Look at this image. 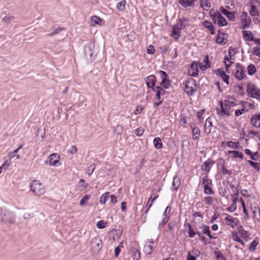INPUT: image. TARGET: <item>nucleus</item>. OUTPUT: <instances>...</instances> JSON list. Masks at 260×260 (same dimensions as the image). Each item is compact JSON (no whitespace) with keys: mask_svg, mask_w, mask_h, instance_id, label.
<instances>
[{"mask_svg":"<svg viewBox=\"0 0 260 260\" xmlns=\"http://www.w3.org/2000/svg\"><path fill=\"white\" fill-rule=\"evenodd\" d=\"M90 196L89 194L85 195L81 200L80 202V205L83 206L85 205L86 203L87 202L88 200L89 199Z\"/></svg>","mask_w":260,"mask_h":260,"instance_id":"nucleus-41","label":"nucleus"},{"mask_svg":"<svg viewBox=\"0 0 260 260\" xmlns=\"http://www.w3.org/2000/svg\"><path fill=\"white\" fill-rule=\"evenodd\" d=\"M169 82L170 80L169 78L167 79V80L162 79L160 83V85L164 87L165 89L168 88L170 85Z\"/></svg>","mask_w":260,"mask_h":260,"instance_id":"nucleus-46","label":"nucleus"},{"mask_svg":"<svg viewBox=\"0 0 260 260\" xmlns=\"http://www.w3.org/2000/svg\"><path fill=\"white\" fill-rule=\"evenodd\" d=\"M110 193L109 192H106L105 193L103 194L101 197L100 199V203L101 204H105L109 198Z\"/></svg>","mask_w":260,"mask_h":260,"instance_id":"nucleus-27","label":"nucleus"},{"mask_svg":"<svg viewBox=\"0 0 260 260\" xmlns=\"http://www.w3.org/2000/svg\"><path fill=\"white\" fill-rule=\"evenodd\" d=\"M238 233L244 239H245V240H248V239H249L248 232L244 231L242 226H241L239 227Z\"/></svg>","mask_w":260,"mask_h":260,"instance_id":"nucleus-25","label":"nucleus"},{"mask_svg":"<svg viewBox=\"0 0 260 260\" xmlns=\"http://www.w3.org/2000/svg\"><path fill=\"white\" fill-rule=\"evenodd\" d=\"M180 185V179L177 176H175L173 178V181L172 183V188L174 190H177Z\"/></svg>","mask_w":260,"mask_h":260,"instance_id":"nucleus-21","label":"nucleus"},{"mask_svg":"<svg viewBox=\"0 0 260 260\" xmlns=\"http://www.w3.org/2000/svg\"><path fill=\"white\" fill-rule=\"evenodd\" d=\"M212 185H208L204 186V193L207 194L213 195L214 194V191L212 190L211 187Z\"/></svg>","mask_w":260,"mask_h":260,"instance_id":"nucleus-34","label":"nucleus"},{"mask_svg":"<svg viewBox=\"0 0 260 260\" xmlns=\"http://www.w3.org/2000/svg\"><path fill=\"white\" fill-rule=\"evenodd\" d=\"M196 0H179V3L184 8L192 7L194 4Z\"/></svg>","mask_w":260,"mask_h":260,"instance_id":"nucleus-19","label":"nucleus"},{"mask_svg":"<svg viewBox=\"0 0 260 260\" xmlns=\"http://www.w3.org/2000/svg\"><path fill=\"white\" fill-rule=\"evenodd\" d=\"M247 71L249 75H253L256 72L255 66L252 64H250L247 67Z\"/></svg>","mask_w":260,"mask_h":260,"instance_id":"nucleus-38","label":"nucleus"},{"mask_svg":"<svg viewBox=\"0 0 260 260\" xmlns=\"http://www.w3.org/2000/svg\"><path fill=\"white\" fill-rule=\"evenodd\" d=\"M188 74L190 76L196 77L199 74V70L198 64L196 62H194L190 65L188 69Z\"/></svg>","mask_w":260,"mask_h":260,"instance_id":"nucleus-10","label":"nucleus"},{"mask_svg":"<svg viewBox=\"0 0 260 260\" xmlns=\"http://www.w3.org/2000/svg\"><path fill=\"white\" fill-rule=\"evenodd\" d=\"M147 52L148 54H153L155 52L154 46L153 45H149L147 48Z\"/></svg>","mask_w":260,"mask_h":260,"instance_id":"nucleus-62","label":"nucleus"},{"mask_svg":"<svg viewBox=\"0 0 260 260\" xmlns=\"http://www.w3.org/2000/svg\"><path fill=\"white\" fill-rule=\"evenodd\" d=\"M106 222H104V220H100L97 223L96 226L99 229H102L106 226Z\"/></svg>","mask_w":260,"mask_h":260,"instance_id":"nucleus-50","label":"nucleus"},{"mask_svg":"<svg viewBox=\"0 0 260 260\" xmlns=\"http://www.w3.org/2000/svg\"><path fill=\"white\" fill-rule=\"evenodd\" d=\"M236 12H230L229 14L226 15V17L230 20L234 21L235 20Z\"/></svg>","mask_w":260,"mask_h":260,"instance_id":"nucleus-56","label":"nucleus"},{"mask_svg":"<svg viewBox=\"0 0 260 260\" xmlns=\"http://www.w3.org/2000/svg\"><path fill=\"white\" fill-rule=\"evenodd\" d=\"M156 95L155 100L158 101V102H155L154 105L156 106H158L162 102L163 100L161 99L160 96L164 95L166 93V91L161 87L159 86H156L155 87Z\"/></svg>","mask_w":260,"mask_h":260,"instance_id":"nucleus-7","label":"nucleus"},{"mask_svg":"<svg viewBox=\"0 0 260 260\" xmlns=\"http://www.w3.org/2000/svg\"><path fill=\"white\" fill-rule=\"evenodd\" d=\"M247 93L248 96L260 100V89L255 84L252 82L247 84Z\"/></svg>","mask_w":260,"mask_h":260,"instance_id":"nucleus-2","label":"nucleus"},{"mask_svg":"<svg viewBox=\"0 0 260 260\" xmlns=\"http://www.w3.org/2000/svg\"><path fill=\"white\" fill-rule=\"evenodd\" d=\"M185 88L186 92L188 95H192L197 90V86L196 81L192 78L189 79L185 82Z\"/></svg>","mask_w":260,"mask_h":260,"instance_id":"nucleus-4","label":"nucleus"},{"mask_svg":"<svg viewBox=\"0 0 260 260\" xmlns=\"http://www.w3.org/2000/svg\"><path fill=\"white\" fill-rule=\"evenodd\" d=\"M248 162L252 167L254 169H255L257 172L259 171V166L258 163L252 161L251 160H248Z\"/></svg>","mask_w":260,"mask_h":260,"instance_id":"nucleus-45","label":"nucleus"},{"mask_svg":"<svg viewBox=\"0 0 260 260\" xmlns=\"http://www.w3.org/2000/svg\"><path fill=\"white\" fill-rule=\"evenodd\" d=\"M180 23L177 25H179V28L181 29L184 28L187 24L188 20L186 18L180 19Z\"/></svg>","mask_w":260,"mask_h":260,"instance_id":"nucleus-35","label":"nucleus"},{"mask_svg":"<svg viewBox=\"0 0 260 260\" xmlns=\"http://www.w3.org/2000/svg\"><path fill=\"white\" fill-rule=\"evenodd\" d=\"M187 225L188 226L189 236L190 238H192L195 236V235L196 234V233L195 232H194L193 230L191 228V225L189 223H188Z\"/></svg>","mask_w":260,"mask_h":260,"instance_id":"nucleus-49","label":"nucleus"},{"mask_svg":"<svg viewBox=\"0 0 260 260\" xmlns=\"http://www.w3.org/2000/svg\"><path fill=\"white\" fill-rule=\"evenodd\" d=\"M233 63V62L231 61L228 56H225L224 57V64H225V68L226 72H228L230 66L231 64Z\"/></svg>","mask_w":260,"mask_h":260,"instance_id":"nucleus-36","label":"nucleus"},{"mask_svg":"<svg viewBox=\"0 0 260 260\" xmlns=\"http://www.w3.org/2000/svg\"><path fill=\"white\" fill-rule=\"evenodd\" d=\"M193 139L196 140L200 135V131L198 127L192 130Z\"/></svg>","mask_w":260,"mask_h":260,"instance_id":"nucleus-40","label":"nucleus"},{"mask_svg":"<svg viewBox=\"0 0 260 260\" xmlns=\"http://www.w3.org/2000/svg\"><path fill=\"white\" fill-rule=\"evenodd\" d=\"M59 155L57 153L51 154L49 156V164L55 166H57V164L59 163Z\"/></svg>","mask_w":260,"mask_h":260,"instance_id":"nucleus-14","label":"nucleus"},{"mask_svg":"<svg viewBox=\"0 0 260 260\" xmlns=\"http://www.w3.org/2000/svg\"><path fill=\"white\" fill-rule=\"evenodd\" d=\"M169 220V216H164V218L162 222H160L159 223V226L161 227V226H164L165 224H166L168 222Z\"/></svg>","mask_w":260,"mask_h":260,"instance_id":"nucleus-60","label":"nucleus"},{"mask_svg":"<svg viewBox=\"0 0 260 260\" xmlns=\"http://www.w3.org/2000/svg\"><path fill=\"white\" fill-rule=\"evenodd\" d=\"M180 30L181 29L179 28V25H175L173 27L172 35L176 40H177L180 36Z\"/></svg>","mask_w":260,"mask_h":260,"instance_id":"nucleus-18","label":"nucleus"},{"mask_svg":"<svg viewBox=\"0 0 260 260\" xmlns=\"http://www.w3.org/2000/svg\"><path fill=\"white\" fill-rule=\"evenodd\" d=\"M145 82L147 85V86L149 88H152L153 91H155V89L154 88L155 83V77L154 75H150L147 77L145 79Z\"/></svg>","mask_w":260,"mask_h":260,"instance_id":"nucleus-9","label":"nucleus"},{"mask_svg":"<svg viewBox=\"0 0 260 260\" xmlns=\"http://www.w3.org/2000/svg\"><path fill=\"white\" fill-rule=\"evenodd\" d=\"M250 122L254 127H260V114L253 115L251 117Z\"/></svg>","mask_w":260,"mask_h":260,"instance_id":"nucleus-12","label":"nucleus"},{"mask_svg":"<svg viewBox=\"0 0 260 260\" xmlns=\"http://www.w3.org/2000/svg\"><path fill=\"white\" fill-rule=\"evenodd\" d=\"M205 201L208 205H211L213 202V198L212 197L210 196H207L205 198Z\"/></svg>","mask_w":260,"mask_h":260,"instance_id":"nucleus-57","label":"nucleus"},{"mask_svg":"<svg viewBox=\"0 0 260 260\" xmlns=\"http://www.w3.org/2000/svg\"><path fill=\"white\" fill-rule=\"evenodd\" d=\"M229 153L233 154L234 157L235 158H238V157L240 158H243V156H244L243 154L240 152L238 151H236V150L229 151Z\"/></svg>","mask_w":260,"mask_h":260,"instance_id":"nucleus-37","label":"nucleus"},{"mask_svg":"<svg viewBox=\"0 0 260 260\" xmlns=\"http://www.w3.org/2000/svg\"><path fill=\"white\" fill-rule=\"evenodd\" d=\"M214 162L213 160L208 159V160H206L203 165L201 166V170L203 171H207V172H209L210 171V169L212 166L213 165Z\"/></svg>","mask_w":260,"mask_h":260,"instance_id":"nucleus-13","label":"nucleus"},{"mask_svg":"<svg viewBox=\"0 0 260 260\" xmlns=\"http://www.w3.org/2000/svg\"><path fill=\"white\" fill-rule=\"evenodd\" d=\"M102 241L99 238H94L91 241V248L94 252H99L102 246Z\"/></svg>","mask_w":260,"mask_h":260,"instance_id":"nucleus-6","label":"nucleus"},{"mask_svg":"<svg viewBox=\"0 0 260 260\" xmlns=\"http://www.w3.org/2000/svg\"><path fill=\"white\" fill-rule=\"evenodd\" d=\"M64 29L63 28H58L56 29L53 32H52L51 34H49L47 35V36L48 37H51L53 35H57L59 34L60 32H61L62 30H63Z\"/></svg>","mask_w":260,"mask_h":260,"instance_id":"nucleus-53","label":"nucleus"},{"mask_svg":"<svg viewBox=\"0 0 260 260\" xmlns=\"http://www.w3.org/2000/svg\"><path fill=\"white\" fill-rule=\"evenodd\" d=\"M236 67L237 68V70L235 74V77L238 80H241L243 79H244L246 76L243 68L241 66V65L239 63H237Z\"/></svg>","mask_w":260,"mask_h":260,"instance_id":"nucleus-8","label":"nucleus"},{"mask_svg":"<svg viewBox=\"0 0 260 260\" xmlns=\"http://www.w3.org/2000/svg\"><path fill=\"white\" fill-rule=\"evenodd\" d=\"M202 24L205 28L208 29L210 31L211 35H214L215 34V27L211 22L209 20H206L203 22Z\"/></svg>","mask_w":260,"mask_h":260,"instance_id":"nucleus-15","label":"nucleus"},{"mask_svg":"<svg viewBox=\"0 0 260 260\" xmlns=\"http://www.w3.org/2000/svg\"><path fill=\"white\" fill-rule=\"evenodd\" d=\"M159 74L162 80H167V79L169 78L168 75L165 71H159Z\"/></svg>","mask_w":260,"mask_h":260,"instance_id":"nucleus-59","label":"nucleus"},{"mask_svg":"<svg viewBox=\"0 0 260 260\" xmlns=\"http://www.w3.org/2000/svg\"><path fill=\"white\" fill-rule=\"evenodd\" d=\"M240 201H241V203H242V207H243V212L245 214L244 218L245 219H247L248 218V214L247 210L246 209V206H245V203L243 201V199H241Z\"/></svg>","mask_w":260,"mask_h":260,"instance_id":"nucleus-47","label":"nucleus"},{"mask_svg":"<svg viewBox=\"0 0 260 260\" xmlns=\"http://www.w3.org/2000/svg\"><path fill=\"white\" fill-rule=\"evenodd\" d=\"M149 244H146L144 247V252L146 254H150L152 252V242H148Z\"/></svg>","mask_w":260,"mask_h":260,"instance_id":"nucleus-23","label":"nucleus"},{"mask_svg":"<svg viewBox=\"0 0 260 260\" xmlns=\"http://www.w3.org/2000/svg\"><path fill=\"white\" fill-rule=\"evenodd\" d=\"M217 24L219 26H224L228 25L226 19L220 13H217Z\"/></svg>","mask_w":260,"mask_h":260,"instance_id":"nucleus-20","label":"nucleus"},{"mask_svg":"<svg viewBox=\"0 0 260 260\" xmlns=\"http://www.w3.org/2000/svg\"><path fill=\"white\" fill-rule=\"evenodd\" d=\"M14 19V17L13 16H6L4 17L2 21L4 22H5L6 23H10L11 21H12Z\"/></svg>","mask_w":260,"mask_h":260,"instance_id":"nucleus-44","label":"nucleus"},{"mask_svg":"<svg viewBox=\"0 0 260 260\" xmlns=\"http://www.w3.org/2000/svg\"><path fill=\"white\" fill-rule=\"evenodd\" d=\"M227 225L234 228L238 225L239 221L237 218H234L231 215H229L224 218Z\"/></svg>","mask_w":260,"mask_h":260,"instance_id":"nucleus-11","label":"nucleus"},{"mask_svg":"<svg viewBox=\"0 0 260 260\" xmlns=\"http://www.w3.org/2000/svg\"><path fill=\"white\" fill-rule=\"evenodd\" d=\"M221 171L223 174H228L230 175L232 174V170H228L225 168L224 162L221 165Z\"/></svg>","mask_w":260,"mask_h":260,"instance_id":"nucleus-48","label":"nucleus"},{"mask_svg":"<svg viewBox=\"0 0 260 260\" xmlns=\"http://www.w3.org/2000/svg\"><path fill=\"white\" fill-rule=\"evenodd\" d=\"M253 54L257 56H260V48H254L252 50Z\"/></svg>","mask_w":260,"mask_h":260,"instance_id":"nucleus-64","label":"nucleus"},{"mask_svg":"<svg viewBox=\"0 0 260 260\" xmlns=\"http://www.w3.org/2000/svg\"><path fill=\"white\" fill-rule=\"evenodd\" d=\"M257 244H258V242L256 240H253L251 242V243L249 247V250L250 251H254L255 249L256 246H257Z\"/></svg>","mask_w":260,"mask_h":260,"instance_id":"nucleus-51","label":"nucleus"},{"mask_svg":"<svg viewBox=\"0 0 260 260\" xmlns=\"http://www.w3.org/2000/svg\"><path fill=\"white\" fill-rule=\"evenodd\" d=\"M241 23L242 24V28L243 29H245L249 27V23L246 19H243L241 21Z\"/></svg>","mask_w":260,"mask_h":260,"instance_id":"nucleus-58","label":"nucleus"},{"mask_svg":"<svg viewBox=\"0 0 260 260\" xmlns=\"http://www.w3.org/2000/svg\"><path fill=\"white\" fill-rule=\"evenodd\" d=\"M218 72L219 74V75H220L221 78H222V79L226 83V84H229V76H228L225 73V72L221 70V69H218Z\"/></svg>","mask_w":260,"mask_h":260,"instance_id":"nucleus-24","label":"nucleus"},{"mask_svg":"<svg viewBox=\"0 0 260 260\" xmlns=\"http://www.w3.org/2000/svg\"><path fill=\"white\" fill-rule=\"evenodd\" d=\"M153 143L154 146L156 149H159L162 147V144L161 140L159 138H155L153 140Z\"/></svg>","mask_w":260,"mask_h":260,"instance_id":"nucleus-32","label":"nucleus"},{"mask_svg":"<svg viewBox=\"0 0 260 260\" xmlns=\"http://www.w3.org/2000/svg\"><path fill=\"white\" fill-rule=\"evenodd\" d=\"M91 22L92 23V24H91L92 26H94L96 24L99 25H102L104 23V21L100 17L96 15L91 17Z\"/></svg>","mask_w":260,"mask_h":260,"instance_id":"nucleus-17","label":"nucleus"},{"mask_svg":"<svg viewBox=\"0 0 260 260\" xmlns=\"http://www.w3.org/2000/svg\"><path fill=\"white\" fill-rule=\"evenodd\" d=\"M132 251L134 253V258L136 259V260H139L140 258V251L135 248H133Z\"/></svg>","mask_w":260,"mask_h":260,"instance_id":"nucleus-39","label":"nucleus"},{"mask_svg":"<svg viewBox=\"0 0 260 260\" xmlns=\"http://www.w3.org/2000/svg\"><path fill=\"white\" fill-rule=\"evenodd\" d=\"M11 164V159L5 160L3 165L1 166L4 169L6 170Z\"/></svg>","mask_w":260,"mask_h":260,"instance_id":"nucleus-61","label":"nucleus"},{"mask_svg":"<svg viewBox=\"0 0 260 260\" xmlns=\"http://www.w3.org/2000/svg\"><path fill=\"white\" fill-rule=\"evenodd\" d=\"M203 234L207 235L210 239H214V237L211 235L210 230L209 226L204 225L202 230Z\"/></svg>","mask_w":260,"mask_h":260,"instance_id":"nucleus-31","label":"nucleus"},{"mask_svg":"<svg viewBox=\"0 0 260 260\" xmlns=\"http://www.w3.org/2000/svg\"><path fill=\"white\" fill-rule=\"evenodd\" d=\"M95 168V165L94 164L91 165L86 169V173L89 175H91L93 172Z\"/></svg>","mask_w":260,"mask_h":260,"instance_id":"nucleus-43","label":"nucleus"},{"mask_svg":"<svg viewBox=\"0 0 260 260\" xmlns=\"http://www.w3.org/2000/svg\"><path fill=\"white\" fill-rule=\"evenodd\" d=\"M204 110H201V111H199L197 113V117L199 120L200 123H203V114L204 112Z\"/></svg>","mask_w":260,"mask_h":260,"instance_id":"nucleus-52","label":"nucleus"},{"mask_svg":"<svg viewBox=\"0 0 260 260\" xmlns=\"http://www.w3.org/2000/svg\"><path fill=\"white\" fill-rule=\"evenodd\" d=\"M202 184L205 186L212 185V181L209 179L207 175L202 178Z\"/></svg>","mask_w":260,"mask_h":260,"instance_id":"nucleus-30","label":"nucleus"},{"mask_svg":"<svg viewBox=\"0 0 260 260\" xmlns=\"http://www.w3.org/2000/svg\"><path fill=\"white\" fill-rule=\"evenodd\" d=\"M220 108H216L217 114L220 116H230V109L234 106V103L229 100L226 101L224 104L220 102Z\"/></svg>","mask_w":260,"mask_h":260,"instance_id":"nucleus-1","label":"nucleus"},{"mask_svg":"<svg viewBox=\"0 0 260 260\" xmlns=\"http://www.w3.org/2000/svg\"><path fill=\"white\" fill-rule=\"evenodd\" d=\"M158 195L157 194H155L153 197H152V195H151L148 201L146 207L150 208L153 205V202L158 198Z\"/></svg>","mask_w":260,"mask_h":260,"instance_id":"nucleus-26","label":"nucleus"},{"mask_svg":"<svg viewBox=\"0 0 260 260\" xmlns=\"http://www.w3.org/2000/svg\"><path fill=\"white\" fill-rule=\"evenodd\" d=\"M212 126V122L211 118H208L206 120V122L204 125V132L207 134H210L211 132Z\"/></svg>","mask_w":260,"mask_h":260,"instance_id":"nucleus-16","label":"nucleus"},{"mask_svg":"<svg viewBox=\"0 0 260 260\" xmlns=\"http://www.w3.org/2000/svg\"><path fill=\"white\" fill-rule=\"evenodd\" d=\"M30 188L31 191L36 196H40L45 193L46 188L44 185L37 180L32 181Z\"/></svg>","mask_w":260,"mask_h":260,"instance_id":"nucleus-3","label":"nucleus"},{"mask_svg":"<svg viewBox=\"0 0 260 260\" xmlns=\"http://www.w3.org/2000/svg\"><path fill=\"white\" fill-rule=\"evenodd\" d=\"M243 38L246 41H253L254 38L250 31H247L246 30L243 31Z\"/></svg>","mask_w":260,"mask_h":260,"instance_id":"nucleus-22","label":"nucleus"},{"mask_svg":"<svg viewBox=\"0 0 260 260\" xmlns=\"http://www.w3.org/2000/svg\"><path fill=\"white\" fill-rule=\"evenodd\" d=\"M125 5L126 1L125 0H123L117 4L116 7L118 10L123 11L125 9Z\"/></svg>","mask_w":260,"mask_h":260,"instance_id":"nucleus-33","label":"nucleus"},{"mask_svg":"<svg viewBox=\"0 0 260 260\" xmlns=\"http://www.w3.org/2000/svg\"><path fill=\"white\" fill-rule=\"evenodd\" d=\"M230 188L232 190L233 192H234V196H239V190L237 187L235 186L234 184H231Z\"/></svg>","mask_w":260,"mask_h":260,"instance_id":"nucleus-54","label":"nucleus"},{"mask_svg":"<svg viewBox=\"0 0 260 260\" xmlns=\"http://www.w3.org/2000/svg\"><path fill=\"white\" fill-rule=\"evenodd\" d=\"M215 253L216 255V258L217 260H226L225 257L223 255L222 253L220 251H215Z\"/></svg>","mask_w":260,"mask_h":260,"instance_id":"nucleus-55","label":"nucleus"},{"mask_svg":"<svg viewBox=\"0 0 260 260\" xmlns=\"http://www.w3.org/2000/svg\"><path fill=\"white\" fill-rule=\"evenodd\" d=\"M249 13L251 16L258 15V11H257L256 8L254 6H251Z\"/></svg>","mask_w":260,"mask_h":260,"instance_id":"nucleus-42","label":"nucleus"},{"mask_svg":"<svg viewBox=\"0 0 260 260\" xmlns=\"http://www.w3.org/2000/svg\"><path fill=\"white\" fill-rule=\"evenodd\" d=\"M1 222L5 224H13L15 223V214L10 211L5 210Z\"/></svg>","mask_w":260,"mask_h":260,"instance_id":"nucleus-5","label":"nucleus"},{"mask_svg":"<svg viewBox=\"0 0 260 260\" xmlns=\"http://www.w3.org/2000/svg\"><path fill=\"white\" fill-rule=\"evenodd\" d=\"M204 62H205V64L201 66V69L203 71H205L210 67V63L209 60V57L208 55L206 56Z\"/></svg>","mask_w":260,"mask_h":260,"instance_id":"nucleus-28","label":"nucleus"},{"mask_svg":"<svg viewBox=\"0 0 260 260\" xmlns=\"http://www.w3.org/2000/svg\"><path fill=\"white\" fill-rule=\"evenodd\" d=\"M201 7L203 9L208 10L211 7V3L207 0H201Z\"/></svg>","mask_w":260,"mask_h":260,"instance_id":"nucleus-29","label":"nucleus"},{"mask_svg":"<svg viewBox=\"0 0 260 260\" xmlns=\"http://www.w3.org/2000/svg\"><path fill=\"white\" fill-rule=\"evenodd\" d=\"M144 133V129L142 127H139L135 131V134L137 136H141Z\"/></svg>","mask_w":260,"mask_h":260,"instance_id":"nucleus-63","label":"nucleus"}]
</instances>
